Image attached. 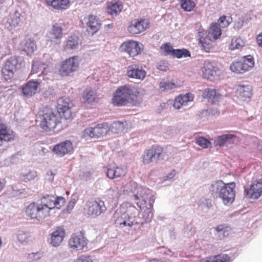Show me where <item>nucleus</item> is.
Segmentation results:
<instances>
[{
  "label": "nucleus",
  "mask_w": 262,
  "mask_h": 262,
  "mask_svg": "<svg viewBox=\"0 0 262 262\" xmlns=\"http://www.w3.org/2000/svg\"><path fill=\"white\" fill-rule=\"evenodd\" d=\"M146 94L142 88L131 85H125L118 88L112 99V103L116 106L135 104Z\"/></svg>",
  "instance_id": "1"
},
{
  "label": "nucleus",
  "mask_w": 262,
  "mask_h": 262,
  "mask_svg": "<svg viewBox=\"0 0 262 262\" xmlns=\"http://www.w3.org/2000/svg\"><path fill=\"white\" fill-rule=\"evenodd\" d=\"M235 183H224L222 181H216L211 183L209 187L211 195L215 199H222L225 205L231 204L235 199Z\"/></svg>",
  "instance_id": "2"
},
{
  "label": "nucleus",
  "mask_w": 262,
  "mask_h": 262,
  "mask_svg": "<svg viewBox=\"0 0 262 262\" xmlns=\"http://www.w3.org/2000/svg\"><path fill=\"white\" fill-rule=\"evenodd\" d=\"M38 114L40 121V126L47 132L54 129L60 123L61 118L58 113H56V111L49 106L42 107Z\"/></svg>",
  "instance_id": "3"
},
{
  "label": "nucleus",
  "mask_w": 262,
  "mask_h": 262,
  "mask_svg": "<svg viewBox=\"0 0 262 262\" xmlns=\"http://www.w3.org/2000/svg\"><path fill=\"white\" fill-rule=\"evenodd\" d=\"M134 198L137 201L136 204L140 209L146 207L147 202L150 207H153L155 196L147 188L142 186L137 187V193L134 195Z\"/></svg>",
  "instance_id": "4"
},
{
  "label": "nucleus",
  "mask_w": 262,
  "mask_h": 262,
  "mask_svg": "<svg viewBox=\"0 0 262 262\" xmlns=\"http://www.w3.org/2000/svg\"><path fill=\"white\" fill-rule=\"evenodd\" d=\"M162 147L154 145L145 150L143 155L142 162L144 165L148 164L153 161H158L167 159V156L163 152Z\"/></svg>",
  "instance_id": "5"
},
{
  "label": "nucleus",
  "mask_w": 262,
  "mask_h": 262,
  "mask_svg": "<svg viewBox=\"0 0 262 262\" xmlns=\"http://www.w3.org/2000/svg\"><path fill=\"white\" fill-rule=\"evenodd\" d=\"M65 202L64 198L62 196H56L53 195L46 194L40 200V203L47 212L50 215L52 210L59 209Z\"/></svg>",
  "instance_id": "6"
},
{
  "label": "nucleus",
  "mask_w": 262,
  "mask_h": 262,
  "mask_svg": "<svg viewBox=\"0 0 262 262\" xmlns=\"http://www.w3.org/2000/svg\"><path fill=\"white\" fill-rule=\"evenodd\" d=\"M254 65L253 57L247 55L243 57L238 61L233 62L230 67V70L237 73H244L251 70Z\"/></svg>",
  "instance_id": "7"
},
{
  "label": "nucleus",
  "mask_w": 262,
  "mask_h": 262,
  "mask_svg": "<svg viewBox=\"0 0 262 262\" xmlns=\"http://www.w3.org/2000/svg\"><path fill=\"white\" fill-rule=\"evenodd\" d=\"M106 210V207L104 201L99 199L88 202L85 205V211L86 214L94 218L104 213Z\"/></svg>",
  "instance_id": "8"
},
{
  "label": "nucleus",
  "mask_w": 262,
  "mask_h": 262,
  "mask_svg": "<svg viewBox=\"0 0 262 262\" xmlns=\"http://www.w3.org/2000/svg\"><path fill=\"white\" fill-rule=\"evenodd\" d=\"M87 245L88 240L81 233L72 234L69 240V246L72 251H85Z\"/></svg>",
  "instance_id": "9"
},
{
  "label": "nucleus",
  "mask_w": 262,
  "mask_h": 262,
  "mask_svg": "<svg viewBox=\"0 0 262 262\" xmlns=\"http://www.w3.org/2000/svg\"><path fill=\"white\" fill-rule=\"evenodd\" d=\"M26 212L28 216L38 220H42L50 215L47 212V209H44L40 203L30 204L27 207Z\"/></svg>",
  "instance_id": "10"
},
{
  "label": "nucleus",
  "mask_w": 262,
  "mask_h": 262,
  "mask_svg": "<svg viewBox=\"0 0 262 262\" xmlns=\"http://www.w3.org/2000/svg\"><path fill=\"white\" fill-rule=\"evenodd\" d=\"M21 67L19 58L16 57H11L5 62V66L2 69V73L6 79L12 77L14 73Z\"/></svg>",
  "instance_id": "11"
},
{
  "label": "nucleus",
  "mask_w": 262,
  "mask_h": 262,
  "mask_svg": "<svg viewBox=\"0 0 262 262\" xmlns=\"http://www.w3.org/2000/svg\"><path fill=\"white\" fill-rule=\"evenodd\" d=\"M110 131L109 124L107 123L99 124L94 127H90L84 129V134L91 138H100L105 136Z\"/></svg>",
  "instance_id": "12"
},
{
  "label": "nucleus",
  "mask_w": 262,
  "mask_h": 262,
  "mask_svg": "<svg viewBox=\"0 0 262 262\" xmlns=\"http://www.w3.org/2000/svg\"><path fill=\"white\" fill-rule=\"evenodd\" d=\"M21 16L17 11L12 12L8 17L3 19L2 24L5 29L11 31L19 25L21 20Z\"/></svg>",
  "instance_id": "13"
},
{
  "label": "nucleus",
  "mask_w": 262,
  "mask_h": 262,
  "mask_svg": "<svg viewBox=\"0 0 262 262\" xmlns=\"http://www.w3.org/2000/svg\"><path fill=\"white\" fill-rule=\"evenodd\" d=\"M56 113L61 118L66 120L70 119L72 116V113L69 106V99L63 98H59L57 101Z\"/></svg>",
  "instance_id": "14"
},
{
  "label": "nucleus",
  "mask_w": 262,
  "mask_h": 262,
  "mask_svg": "<svg viewBox=\"0 0 262 262\" xmlns=\"http://www.w3.org/2000/svg\"><path fill=\"white\" fill-rule=\"evenodd\" d=\"M78 57L74 56L66 59L62 63L60 73L62 76H67L75 71L79 66Z\"/></svg>",
  "instance_id": "15"
},
{
  "label": "nucleus",
  "mask_w": 262,
  "mask_h": 262,
  "mask_svg": "<svg viewBox=\"0 0 262 262\" xmlns=\"http://www.w3.org/2000/svg\"><path fill=\"white\" fill-rule=\"evenodd\" d=\"M62 36V29L56 24L52 26L51 30L47 34V41L50 42V45L60 44Z\"/></svg>",
  "instance_id": "16"
},
{
  "label": "nucleus",
  "mask_w": 262,
  "mask_h": 262,
  "mask_svg": "<svg viewBox=\"0 0 262 262\" xmlns=\"http://www.w3.org/2000/svg\"><path fill=\"white\" fill-rule=\"evenodd\" d=\"M120 49L121 51L126 52L131 57L138 55L142 51L139 43L133 40L124 42L121 45Z\"/></svg>",
  "instance_id": "17"
},
{
  "label": "nucleus",
  "mask_w": 262,
  "mask_h": 262,
  "mask_svg": "<svg viewBox=\"0 0 262 262\" xmlns=\"http://www.w3.org/2000/svg\"><path fill=\"white\" fill-rule=\"evenodd\" d=\"M82 24L86 25L87 31L92 35L97 32L101 27L100 20L96 16L93 15L85 17L82 20Z\"/></svg>",
  "instance_id": "18"
},
{
  "label": "nucleus",
  "mask_w": 262,
  "mask_h": 262,
  "mask_svg": "<svg viewBox=\"0 0 262 262\" xmlns=\"http://www.w3.org/2000/svg\"><path fill=\"white\" fill-rule=\"evenodd\" d=\"M66 232L64 229L61 227H57L55 230L50 234V237L48 238V242L54 247H57L59 246L63 241Z\"/></svg>",
  "instance_id": "19"
},
{
  "label": "nucleus",
  "mask_w": 262,
  "mask_h": 262,
  "mask_svg": "<svg viewBox=\"0 0 262 262\" xmlns=\"http://www.w3.org/2000/svg\"><path fill=\"white\" fill-rule=\"evenodd\" d=\"M245 194L249 198L258 199L262 194V182L255 181L249 187H245Z\"/></svg>",
  "instance_id": "20"
},
{
  "label": "nucleus",
  "mask_w": 262,
  "mask_h": 262,
  "mask_svg": "<svg viewBox=\"0 0 262 262\" xmlns=\"http://www.w3.org/2000/svg\"><path fill=\"white\" fill-rule=\"evenodd\" d=\"M126 75L130 78L143 80L146 72L142 67L138 64H132L127 67Z\"/></svg>",
  "instance_id": "21"
},
{
  "label": "nucleus",
  "mask_w": 262,
  "mask_h": 262,
  "mask_svg": "<svg viewBox=\"0 0 262 262\" xmlns=\"http://www.w3.org/2000/svg\"><path fill=\"white\" fill-rule=\"evenodd\" d=\"M14 139V134L13 132L7 126L3 123L0 119V146L4 142H7L12 141Z\"/></svg>",
  "instance_id": "22"
},
{
  "label": "nucleus",
  "mask_w": 262,
  "mask_h": 262,
  "mask_svg": "<svg viewBox=\"0 0 262 262\" xmlns=\"http://www.w3.org/2000/svg\"><path fill=\"white\" fill-rule=\"evenodd\" d=\"M73 149L72 143L70 141L66 140L56 144L53 151L59 156L62 157L64 155L70 153Z\"/></svg>",
  "instance_id": "23"
},
{
  "label": "nucleus",
  "mask_w": 262,
  "mask_h": 262,
  "mask_svg": "<svg viewBox=\"0 0 262 262\" xmlns=\"http://www.w3.org/2000/svg\"><path fill=\"white\" fill-rule=\"evenodd\" d=\"M252 88L250 85L237 86L235 91V95L239 99L243 101H246L249 99L252 95Z\"/></svg>",
  "instance_id": "24"
},
{
  "label": "nucleus",
  "mask_w": 262,
  "mask_h": 262,
  "mask_svg": "<svg viewBox=\"0 0 262 262\" xmlns=\"http://www.w3.org/2000/svg\"><path fill=\"white\" fill-rule=\"evenodd\" d=\"M39 85L40 83L37 81H29L22 88L23 95L27 97H31L38 91Z\"/></svg>",
  "instance_id": "25"
},
{
  "label": "nucleus",
  "mask_w": 262,
  "mask_h": 262,
  "mask_svg": "<svg viewBox=\"0 0 262 262\" xmlns=\"http://www.w3.org/2000/svg\"><path fill=\"white\" fill-rule=\"evenodd\" d=\"M236 136L231 134H224L218 136L214 141V144L216 146L223 147L228 146L232 144L236 139Z\"/></svg>",
  "instance_id": "26"
},
{
  "label": "nucleus",
  "mask_w": 262,
  "mask_h": 262,
  "mask_svg": "<svg viewBox=\"0 0 262 262\" xmlns=\"http://www.w3.org/2000/svg\"><path fill=\"white\" fill-rule=\"evenodd\" d=\"M144 24L143 20L134 19L130 22L127 30L133 35L139 34L146 29V26H144Z\"/></svg>",
  "instance_id": "27"
},
{
  "label": "nucleus",
  "mask_w": 262,
  "mask_h": 262,
  "mask_svg": "<svg viewBox=\"0 0 262 262\" xmlns=\"http://www.w3.org/2000/svg\"><path fill=\"white\" fill-rule=\"evenodd\" d=\"M194 98L192 94H187L183 96H179L175 98L173 106L176 109H180L182 107L188 105Z\"/></svg>",
  "instance_id": "28"
},
{
  "label": "nucleus",
  "mask_w": 262,
  "mask_h": 262,
  "mask_svg": "<svg viewBox=\"0 0 262 262\" xmlns=\"http://www.w3.org/2000/svg\"><path fill=\"white\" fill-rule=\"evenodd\" d=\"M194 98L192 94H187L183 96H179L175 98L173 106L176 109H180L182 107L188 105Z\"/></svg>",
  "instance_id": "29"
},
{
  "label": "nucleus",
  "mask_w": 262,
  "mask_h": 262,
  "mask_svg": "<svg viewBox=\"0 0 262 262\" xmlns=\"http://www.w3.org/2000/svg\"><path fill=\"white\" fill-rule=\"evenodd\" d=\"M51 63L49 62L45 63L41 62L39 60H33L32 63L31 74L37 73L40 71L41 74L46 75L50 71Z\"/></svg>",
  "instance_id": "30"
},
{
  "label": "nucleus",
  "mask_w": 262,
  "mask_h": 262,
  "mask_svg": "<svg viewBox=\"0 0 262 262\" xmlns=\"http://www.w3.org/2000/svg\"><path fill=\"white\" fill-rule=\"evenodd\" d=\"M19 48L27 55H30L36 49V46L34 40L29 38H25L20 42Z\"/></svg>",
  "instance_id": "31"
},
{
  "label": "nucleus",
  "mask_w": 262,
  "mask_h": 262,
  "mask_svg": "<svg viewBox=\"0 0 262 262\" xmlns=\"http://www.w3.org/2000/svg\"><path fill=\"white\" fill-rule=\"evenodd\" d=\"M106 176L111 179H117L125 174V169L115 166L109 165L106 167Z\"/></svg>",
  "instance_id": "32"
},
{
  "label": "nucleus",
  "mask_w": 262,
  "mask_h": 262,
  "mask_svg": "<svg viewBox=\"0 0 262 262\" xmlns=\"http://www.w3.org/2000/svg\"><path fill=\"white\" fill-rule=\"evenodd\" d=\"M205 31H199L198 35L199 37V42L201 45L202 49L206 52H209L210 49L211 47V42L213 40L210 39V38L206 36Z\"/></svg>",
  "instance_id": "33"
},
{
  "label": "nucleus",
  "mask_w": 262,
  "mask_h": 262,
  "mask_svg": "<svg viewBox=\"0 0 262 262\" xmlns=\"http://www.w3.org/2000/svg\"><path fill=\"white\" fill-rule=\"evenodd\" d=\"M206 35L207 37H209L210 39L212 40H215L217 39L222 34V31L220 27L219 26V24L217 23H212L209 29L208 32Z\"/></svg>",
  "instance_id": "34"
},
{
  "label": "nucleus",
  "mask_w": 262,
  "mask_h": 262,
  "mask_svg": "<svg viewBox=\"0 0 262 262\" xmlns=\"http://www.w3.org/2000/svg\"><path fill=\"white\" fill-rule=\"evenodd\" d=\"M47 4L56 9H66L70 5V0H46Z\"/></svg>",
  "instance_id": "35"
},
{
  "label": "nucleus",
  "mask_w": 262,
  "mask_h": 262,
  "mask_svg": "<svg viewBox=\"0 0 262 262\" xmlns=\"http://www.w3.org/2000/svg\"><path fill=\"white\" fill-rule=\"evenodd\" d=\"M217 68L210 62H205L204 67L203 73L206 77L211 80L217 75Z\"/></svg>",
  "instance_id": "36"
},
{
  "label": "nucleus",
  "mask_w": 262,
  "mask_h": 262,
  "mask_svg": "<svg viewBox=\"0 0 262 262\" xmlns=\"http://www.w3.org/2000/svg\"><path fill=\"white\" fill-rule=\"evenodd\" d=\"M231 232V228L225 225H220L215 228V235L220 239L228 236Z\"/></svg>",
  "instance_id": "37"
},
{
  "label": "nucleus",
  "mask_w": 262,
  "mask_h": 262,
  "mask_svg": "<svg viewBox=\"0 0 262 262\" xmlns=\"http://www.w3.org/2000/svg\"><path fill=\"white\" fill-rule=\"evenodd\" d=\"M96 92L91 89H86L82 93V99L84 102L92 104L96 99Z\"/></svg>",
  "instance_id": "38"
},
{
  "label": "nucleus",
  "mask_w": 262,
  "mask_h": 262,
  "mask_svg": "<svg viewBox=\"0 0 262 262\" xmlns=\"http://www.w3.org/2000/svg\"><path fill=\"white\" fill-rule=\"evenodd\" d=\"M203 96L212 103L217 101L220 98V95L214 89H207L204 90Z\"/></svg>",
  "instance_id": "39"
},
{
  "label": "nucleus",
  "mask_w": 262,
  "mask_h": 262,
  "mask_svg": "<svg viewBox=\"0 0 262 262\" xmlns=\"http://www.w3.org/2000/svg\"><path fill=\"white\" fill-rule=\"evenodd\" d=\"M123 9V6L120 2L109 4L106 8V12L111 15H117Z\"/></svg>",
  "instance_id": "40"
},
{
  "label": "nucleus",
  "mask_w": 262,
  "mask_h": 262,
  "mask_svg": "<svg viewBox=\"0 0 262 262\" xmlns=\"http://www.w3.org/2000/svg\"><path fill=\"white\" fill-rule=\"evenodd\" d=\"M78 37L77 36H71L68 37L65 49L68 51L76 50L78 48Z\"/></svg>",
  "instance_id": "41"
},
{
  "label": "nucleus",
  "mask_w": 262,
  "mask_h": 262,
  "mask_svg": "<svg viewBox=\"0 0 262 262\" xmlns=\"http://www.w3.org/2000/svg\"><path fill=\"white\" fill-rule=\"evenodd\" d=\"M16 237L18 241L23 245L28 244L31 240L29 233L22 230L17 231Z\"/></svg>",
  "instance_id": "42"
},
{
  "label": "nucleus",
  "mask_w": 262,
  "mask_h": 262,
  "mask_svg": "<svg viewBox=\"0 0 262 262\" xmlns=\"http://www.w3.org/2000/svg\"><path fill=\"white\" fill-rule=\"evenodd\" d=\"M125 125H126V122H115L111 126H109L110 130L115 134L121 133L125 129Z\"/></svg>",
  "instance_id": "43"
},
{
  "label": "nucleus",
  "mask_w": 262,
  "mask_h": 262,
  "mask_svg": "<svg viewBox=\"0 0 262 262\" xmlns=\"http://www.w3.org/2000/svg\"><path fill=\"white\" fill-rule=\"evenodd\" d=\"M229 256L227 254H220L212 258H206L202 259L201 262H228Z\"/></svg>",
  "instance_id": "44"
},
{
  "label": "nucleus",
  "mask_w": 262,
  "mask_h": 262,
  "mask_svg": "<svg viewBox=\"0 0 262 262\" xmlns=\"http://www.w3.org/2000/svg\"><path fill=\"white\" fill-rule=\"evenodd\" d=\"M175 83L172 81L163 80L159 83V88L162 92L173 90L176 88Z\"/></svg>",
  "instance_id": "45"
},
{
  "label": "nucleus",
  "mask_w": 262,
  "mask_h": 262,
  "mask_svg": "<svg viewBox=\"0 0 262 262\" xmlns=\"http://www.w3.org/2000/svg\"><path fill=\"white\" fill-rule=\"evenodd\" d=\"M245 45V40L241 37L233 38L232 39L230 49L231 50L241 49Z\"/></svg>",
  "instance_id": "46"
},
{
  "label": "nucleus",
  "mask_w": 262,
  "mask_h": 262,
  "mask_svg": "<svg viewBox=\"0 0 262 262\" xmlns=\"http://www.w3.org/2000/svg\"><path fill=\"white\" fill-rule=\"evenodd\" d=\"M181 7L184 11L190 12L195 7V3L193 0H179Z\"/></svg>",
  "instance_id": "47"
},
{
  "label": "nucleus",
  "mask_w": 262,
  "mask_h": 262,
  "mask_svg": "<svg viewBox=\"0 0 262 262\" xmlns=\"http://www.w3.org/2000/svg\"><path fill=\"white\" fill-rule=\"evenodd\" d=\"M198 206L202 211L207 212L212 206L211 201L208 199L201 198L199 201Z\"/></svg>",
  "instance_id": "48"
},
{
  "label": "nucleus",
  "mask_w": 262,
  "mask_h": 262,
  "mask_svg": "<svg viewBox=\"0 0 262 262\" xmlns=\"http://www.w3.org/2000/svg\"><path fill=\"white\" fill-rule=\"evenodd\" d=\"M172 56L178 58L187 57L190 56V52L186 49L173 50Z\"/></svg>",
  "instance_id": "49"
},
{
  "label": "nucleus",
  "mask_w": 262,
  "mask_h": 262,
  "mask_svg": "<svg viewBox=\"0 0 262 262\" xmlns=\"http://www.w3.org/2000/svg\"><path fill=\"white\" fill-rule=\"evenodd\" d=\"M232 20V18L230 16L223 15L219 18L217 23L220 28H226L229 25Z\"/></svg>",
  "instance_id": "50"
},
{
  "label": "nucleus",
  "mask_w": 262,
  "mask_h": 262,
  "mask_svg": "<svg viewBox=\"0 0 262 262\" xmlns=\"http://www.w3.org/2000/svg\"><path fill=\"white\" fill-rule=\"evenodd\" d=\"M37 177V172L35 171H31L27 173H21L20 178L21 180L27 182L34 180Z\"/></svg>",
  "instance_id": "51"
},
{
  "label": "nucleus",
  "mask_w": 262,
  "mask_h": 262,
  "mask_svg": "<svg viewBox=\"0 0 262 262\" xmlns=\"http://www.w3.org/2000/svg\"><path fill=\"white\" fill-rule=\"evenodd\" d=\"M160 50L165 55H172L174 49L169 43H165L161 47Z\"/></svg>",
  "instance_id": "52"
},
{
  "label": "nucleus",
  "mask_w": 262,
  "mask_h": 262,
  "mask_svg": "<svg viewBox=\"0 0 262 262\" xmlns=\"http://www.w3.org/2000/svg\"><path fill=\"white\" fill-rule=\"evenodd\" d=\"M195 143L203 148H207L210 142L205 138L200 137L195 139Z\"/></svg>",
  "instance_id": "53"
},
{
  "label": "nucleus",
  "mask_w": 262,
  "mask_h": 262,
  "mask_svg": "<svg viewBox=\"0 0 262 262\" xmlns=\"http://www.w3.org/2000/svg\"><path fill=\"white\" fill-rule=\"evenodd\" d=\"M152 208V207H150L149 208L146 207V209L144 211L143 217L145 219V223L149 222L152 217L153 213H152L151 209Z\"/></svg>",
  "instance_id": "54"
},
{
  "label": "nucleus",
  "mask_w": 262,
  "mask_h": 262,
  "mask_svg": "<svg viewBox=\"0 0 262 262\" xmlns=\"http://www.w3.org/2000/svg\"><path fill=\"white\" fill-rule=\"evenodd\" d=\"M42 256V254L41 252H37L29 254L28 256V259L29 261H32L39 260Z\"/></svg>",
  "instance_id": "55"
},
{
  "label": "nucleus",
  "mask_w": 262,
  "mask_h": 262,
  "mask_svg": "<svg viewBox=\"0 0 262 262\" xmlns=\"http://www.w3.org/2000/svg\"><path fill=\"white\" fill-rule=\"evenodd\" d=\"M75 262H94V261L89 256H81L77 258Z\"/></svg>",
  "instance_id": "56"
},
{
  "label": "nucleus",
  "mask_w": 262,
  "mask_h": 262,
  "mask_svg": "<svg viewBox=\"0 0 262 262\" xmlns=\"http://www.w3.org/2000/svg\"><path fill=\"white\" fill-rule=\"evenodd\" d=\"M117 221L119 224L123 225L124 226L127 225L129 227H131L134 224L133 221H130L129 218L128 220H124L123 222H121L119 219H118Z\"/></svg>",
  "instance_id": "57"
},
{
  "label": "nucleus",
  "mask_w": 262,
  "mask_h": 262,
  "mask_svg": "<svg viewBox=\"0 0 262 262\" xmlns=\"http://www.w3.org/2000/svg\"><path fill=\"white\" fill-rule=\"evenodd\" d=\"M176 175V171L174 170H171L167 175L163 177L164 181L171 180Z\"/></svg>",
  "instance_id": "58"
},
{
  "label": "nucleus",
  "mask_w": 262,
  "mask_h": 262,
  "mask_svg": "<svg viewBox=\"0 0 262 262\" xmlns=\"http://www.w3.org/2000/svg\"><path fill=\"white\" fill-rule=\"evenodd\" d=\"M54 175L55 174L53 171L50 170L47 173L46 179L50 182H52L54 180Z\"/></svg>",
  "instance_id": "59"
},
{
  "label": "nucleus",
  "mask_w": 262,
  "mask_h": 262,
  "mask_svg": "<svg viewBox=\"0 0 262 262\" xmlns=\"http://www.w3.org/2000/svg\"><path fill=\"white\" fill-rule=\"evenodd\" d=\"M75 204V201H74V200H73V201H70V202L69 203L68 205V207H67V208H68V210H71L73 208V207H74V206Z\"/></svg>",
  "instance_id": "60"
},
{
  "label": "nucleus",
  "mask_w": 262,
  "mask_h": 262,
  "mask_svg": "<svg viewBox=\"0 0 262 262\" xmlns=\"http://www.w3.org/2000/svg\"><path fill=\"white\" fill-rule=\"evenodd\" d=\"M257 41L258 45L262 47V34H259L257 36Z\"/></svg>",
  "instance_id": "61"
},
{
  "label": "nucleus",
  "mask_w": 262,
  "mask_h": 262,
  "mask_svg": "<svg viewBox=\"0 0 262 262\" xmlns=\"http://www.w3.org/2000/svg\"><path fill=\"white\" fill-rule=\"evenodd\" d=\"M207 111L206 110H202L201 111L198 112V115L201 116V115H207Z\"/></svg>",
  "instance_id": "62"
},
{
  "label": "nucleus",
  "mask_w": 262,
  "mask_h": 262,
  "mask_svg": "<svg viewBox=\"0 0 262 262\" xmlns=\"http://www.w3.org/2000/svg\"><path fill=\"white\" fill-rule=\"evenodd\" d=\"M149 262H162L161 259L154 258L149 260Z\"/></svg>",
  "instance_id": "63"
},
{
  "label": "nucleus",
  "mask_w": 262,
  "mask_h": 262,
  "mask_svg": "<svg viewBox=\"0 0 262 262\" xmlns=\"http://www.w3.org/2000/svg\"><path fill=\"white\" fill-rule=\"evenodd\" d=\"M129 184L132 185L134 187H137V184L135 182H132Z\"/></svg>",
  "instance_id": "64"
}]
</instances>
